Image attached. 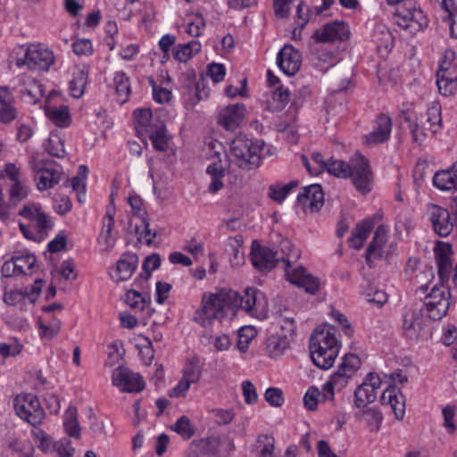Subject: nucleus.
<instances>
[{"mask_svg": "<svg viewBox=\"0 0 457 457\" xmlns=\"http://www.w3.org/2000/svg\"><path fill=\"white\" fill-rule=\"evenodd\" d=\"M238 309L244 310L252 317L262 320L267 316L268 301L260 290L248 287L240 296L234 290H220L216 293L204 294L202 306L194 320L204 328L213 325L215 320L220 324L231 320Z\"/></svg>", "mask_w": 457, "mask_h": 457, "instance_id": "obj_1", "label": "nucleus"}, {"mask_svg": "<svg viewBox=\"0 0 457 457\" xmlns=\"http://www.w3.org/2000/svg\"><path fill=\"white\" fill-rule=\"evenodd\" d=\"M280 249L281 254L262 245L256 240L253 241L250 253L253 266L260 271H267L272 270L279 261H282L285 263L287 279L290 283L304 288L305 292L315 295L320 288V279L308 273L302 266L290 268L291 262H296L300 258V250L289 240H283L280 243Z\"/></svg>", "mask_w": 457, "mask_h": 457, "instance_id": "obj_2", "label": "nucleus"}, {"mask_svg": "<svg viewBox=\"0 0 457 457\" xmlns=\"http://www.w3.org/2000/svg\"><path fill=\"white\" fill-rule=\"evenodd\" d=\"M309 348L312 360L318 368H331L339 353L336 328L332 326L318 327L311 336Z\"/></svg>", "mask_w": 457, "mask_h": 457, "instance_id": "obj_3", "label": "nucleus"}, {"mask_svg": "<svg viewBox=\"0 0 457 457\" xmlns=\"http://www.w3.org/2000/svg\"><path fill=\"white\" fill-rule=\"evenodd\" d=\"M264 148L262 140L238 135L231 142L230 156L240 169L251 170L261 165Z\"/></svg>", "mask_w": 457, "mask_h": 457, "instance_id": "obj_4", "label": "nucleus"}, {"mask_svg": "<svg viewBox=\"0 0 457 457\" xmlns=\"http://www.w3.org/2000/svg\"><path fill=\"white\" fill-rule=\"evenodd\" d=\"M452 295L449 287L445 282L435 285L429 294L425 297L423 303L424 310L428 318L432 320H439L447 314L450 307Z\"/></svg>", "mask_w": 457, "mask_h": 457, "instance_id": "obj_5", "label": "nucleus"}, {"mask_svg": "<svg viewBox=\"0 0 457 457\" xmlns=\"http://www.w3.org/2000/svg\"><path fill=\"white\" fill-rule=\"evenodd\" d=\"M424 307L423 304L416 303L403 310L402 328L404 336L411 340L418 339L432 320L428 317Z\"/></svg>", "mask_w": 457, "mask_h": 457, "instance_id": "obj_6", "label": "nucleus"}, {"mask_svg": "<svg viewBox=\"0 0 457 457\" xmlns=\"http://www.w3.org/2000/svg\"><path fill=\"white\" fill-rule=\"evenodd\" d=\"M54 62L53 52L42 44L26 46L23 57H18L15 65L28 66L29 70L48 71Z\"/></svg>", "mask_w": 457, "mask_h": 457, "instance_id": "obj_7", "label": "nucleus"}, {"mask_svg": "<svg viewBox=\"0 0 457 457\" xmlns=\"http://www.w3.org/2000/svg\"><path fill=\"white\" fill-rule=\"evenodd\" d=\"M348 178L352 179L353 184L358 192L363 195L370 192L373 174L368 159L360 153H355L350 158V173Z\"/></svg>", "mask_w": 457, "mask_h": 457, "instance_id": "obj_8", "label": "nucleus"}, {"mask_svg": "<svg viewBox=\"0 0 457 457\" xmlns=\"http://www.w3.org/2000/svg\"><path fill=\"white\" fill-rule=\"evenodd\" d=\"M16 413L33 427L42 423L45 411L37 396L31 394L20 395L14 399Z\"/></svg>", "mask_w": 457, "mask_h": 457, "instance_id": "obj_9", "label": "nucleus"}, {"mask_svg": "<svg viewBox=\"0 0 457 457\" xmlns=\"http://www.w3.org/2000/svg\"><path fill=\"white\" fill-rule=\"evenodd\" d=\"M112 384L122 392L139 393L145 388L142 377L122 366L112 371Z\"/></svg>", "mask_w": 457, "mask_h": 457, "instance_id": "obj_10", "label": "nucleus"}, {"mask_svg": "<svg viewBox=\"0 0 457 457\" xmlns=\"http://www.w3.org/2000/svg\"><path fill=\"white\" fill-rule=\"evenodd\" d=\"M395 22L410 34H415L428 25L425 13L417 8L398 10Z\"/></svg>", "mask_w": 457, "mask_h": 457, "instance_id": "obj_11", "label": "nucleus"}, {"mask_svg": "<svg viewBox=\"0 0 457 457\" xmlns=\"http://www.w3.org/2000/svg\"><path fill=\"white\" fill-rule=\"evenodd\" d=\"M381 386L378 375L370 372L364 381L354 391V405L364 408L377 399V391Z\"/></svg>", "mask_w": 457, "mask_h": 457, "instance_id": "obj_12", "label": "nucleus"}, {"mask_svg": "<svg viewBox=\"0 0 457 457\" xmlns=\"http://www.w3.org/2000/svg\"><path fill=\"white\" fill-rule=\"evenodd\" d=\"M426 208L434 231L442 237L449 236L453 228L449 211L435 204H428Z\"/></svg>", "mask_w": 457, "mask_h": 457, "instance_id": "obj_13", "label": "nucleus"}, {"mask_svg": "<svg viewBox=\"0 0 457 457\" xmlns=\"http://www.w3.org/2000/svg\"><path fill=\"white\" fill-rule=\"evenodd\" d=\"M350 30L346 23L343 21H333L325 24L313 33V39L317 43H330L335 41H345L349 38Z\"/></svg>", "mask_w": 457, "mask_h": 457, "instance_id": "obj_14", "label": "nucleus"}, {"mask_svg": "<svg viewBox=\"0 0 457 457\" xmlns=\"http://www.w3.org/2000/svg\"><path fill=\"white\" fill-rule=\"evenodd\" d=\"M201 378V369L195 361H188L182 370V378L176 386L169 393L170 397H183L187 395L190 386L197 383Z\"/></svg>", "mask_w": 457, "mask_h": 457, "instance_id": "obj_15", "label": "nucleus"}, {"mask_svg": "<svg viewBox=\"0 0 457 457\" xmlns=\"http://www.w3.org/2000/svg\"><path fill=\"white\" fill-rule=\"evenodd\" d=\"M434 252L440 282H446L449 280L453 271L452 245L448 243L439 242L436 245Z\"/></svg>", "mask_w": 457, "mask_h": 457, "instance_id": "obj_16", "label": "nucleus"}, {"mask_svg": "<svg viewBox=\"0 0 457 457\" xmlns=\"http://www.w3.org/2000/svg\"><path fill=\"white\" fill-rule=\"evenodd\" d=\"M361 364V361L356 354H345L337 370L331 375L334 384H337L340 387H345L348 380L359 370Z\"/></svg>", "mask_w": 457, "mask_h": 457, "instance_id": "obj_17", "label": "nucleus"}, {"mask_svg": "<svg viewBox=\"0 0 457 457\" xmlns=\"http://www.w3.org/2000/svg\"><path fill=\"white\" fill-rule=\"evenodd\" d=\"M277 63L286 75L293 76L301 67L302 57L291 45H285L278 54Z\"/></svg>", "mask_w": 457, "mask_h": 457, "instance_id": "obj_18", "label": "nucleus"}, {"mask_svg": "<svg viewBox=\"0 0 457 457\" xmlns=\"http://www.w3.org/2000/svg\"><path fill=\"white\" fill-rule=\"evenodd\" d=\"M297 203L303 210L319 211L324 204V194L318 184L310 185L302 189L297 196Z\"/></svg>", "mask_w": 457, "mask_h": 457, "instance_id": "obj_19", "label": "nucleus"}, {"mask_svg": "<svg viewBox=\"0 0 457 457\" xmlns=\"http://www.w3.org/2000/svg\"><path fill=\"white\" fill-rule=\"evenodd\" d=\"M138 264V257L132 253H126L117 261L116 265L109 274L112 279L117 283L129 279Z\"/></svg>", "mask_w": 457, "mask_h": 457, "instance_id": "obj_20", "label": "nucleus"}, {"mask_svg": "<svg viewBox=\"0 0 457 457\" xmlns=\"http://www.w3.org/2000/svg\"><path fill=\"white\" fill-rule=\"evenodd\" d=\"M392 130V120L386 114H380L371 132L364 137V144L370 146L376 145L388 140Z\"/></svg>", "mask_w": 457, "mask_h": 457, "instance_id": "obj_21", "label": "nucleus"}, {"mask_svg": "<svg viewBox=\"0 0 457 457\" xmlns=\"http://www.w3.org/2000/svg\"><path fill=\"white\" fill-rule=\"evenodd\" d=\"M245 115L244 104H232L222 109L219 114V123L227 130H234L243 122Z\"/></svg>", "mask_w": 457, "mask_h": 457, "instance_id": "obj_22", "label": "nucleus"}, {"mask_svg": "<svg viewBox=\"0 0 457 457\" xmlns=\"http://www.w3.org/2000/svg\"><path fill=\"white\" fill-rule=\"evenodd\" d=\"M380 402L392 409L396 419L401 420L405 413V403L403 394L395 386H388L382 394Z\"/></svg>", "mask_w": 457, "mask_h": 457, "instance_id": "obj_23", "label": "nucleus"}, {"mask_svg": "<svg viewBox=\"0 0 457 457\" xmlns=\"http://www.w3.org/2000/svg\"><path fill=\"white\" fill-rule=\"evenodd\" d=\"M433 185L441 191L457 190V162L446 170L436 171Z\"/></svg>", "mask_w": 457, "mask_h": 457, "instance_id": "obj_24", "label": "nucleus"}, {"mask_svg": "<svg viewBox=\"0 0 457 457\" xmlns=\"http://www.w3.org/2000/svg\"><path fill=\"white\" fill-rule=\"evenodd\" d=\"M114 214L113 208L107 209L103 219L102 231L98 237V243L105 251H110L115 245V238L112 235L114 227Z\"/></svg>", "mask_w": 457, "mask_h": 457, "instance_id": "obj_25", "label": "nucleus"}, {"mask_svg": "<svg viewBox=\"0 0 457 457\" xmlns=\"http://www.w3.org/2000/svg\"><path fill=\"white\" fill-rule=\"evenodd\" d=\"M244 238L241 235L230 237L225 245V252L230 256L232 266H241L245 262Z\"/></svg>", "mask_w": 457, "mask_h": 457, "instance_id": "obj_26", "label": "nucleus"}, {"mask_svg": "<svg viewBox=\"0 0 457 457\" xmlns=\"http://www.w3.org/2000/svg\"><path fill=\"white\" fill-rule=\"evenodd\" d=\"M134 116L136 130L139 137H144L160 121L158 119H154L150 109H137L134 112Z\"/></svg>", "mask_w": 457, "mask_h": 457, "instance_id": "obj_27", "label": "nucleus"}, {"mask_svg": "<svg viewBox=\"0 0 457 457\" xmlns=\"http://www.w3.org/2000/svg\"><path fill=\"white\" fill-rule=\"evenodd\" d=\"M386 230L383 226L377 228L373 238L366 250L367 262L384 256Z\"/></svg>", "mask_w": 457, "mask_h": 457, "instance_id": "obj_28", "label": "nucleus"}, {"mask_svg": "<svg viewBox=\"0 0 457 457\" xmlns=\"http://www.w3.org/2000/svg\"><path fill=\"white\" fill-rule=\"evenodd\" d=\"M22 87L21 94L30 104L37 103L44 95L43 86L30 76H22L21 78Z\"/></svg>", "mask_w": 457, "mask_h": 457, "instance_id": "obj_29", "label": "nucleus"}, {"mask_svg": "<svg viewBox=\"0 0 457 457\" xmlns=\"http://www.w3.org/2000/svg\"><path fill=\"white\" fill-rule=\"evenodd\" d=\"M316 14L314 7L309 8L305 4L301 1L296 7L295 14V27L292 31V39L299 40L302 37V31L311 20L312 16Z\"/></svg>", "mask_w": 457, "mask_h": 457, "instance_id": "obj_30", "label": "nucleus"}, {"mask_svg": "<svg viewBox=\"0 0 457 457\" xmlns=\"http://www.w3.org/2000/svg\"><path fill=\"white\" fill-rule=\"evenodd\" d=\"M290 340L287 335L279 333L270 336L266 342V351L270 358H278L285 353L290 345Z\"/></svg>", "mask_w": 457, "mask_h": 457, "instance_id": "obj_31", "label": "nucleus"}, {"mask_svg": "<svg viewBox=\"0 0 457 457\" xmlns=\"http://www.w3.org/2000/svg\"><path fill=\"white\" fill-rule=\"evenodd\" d=\"M372 228L373 223L370 220L359 222L352 232V237L349 239V245L355 250H360L363 246V243L370 236Z\"/></svg>", "mask_w": 457, "mask_h": 457, "instance_id": "obj_32", "label": "nucleus"}, {"mask_svg": "<svg viewBox=\"0 0 457 457\" xmlns=\"http://www.w3.org/2000/svg\"><path fill=\"white\" fill-rule=\"evenodd\" d=\"M206 172L211 178L208 192L211 194L218 193L224 187L225 170L223 166L220 162H213L208 165Z\"/></svg>", "mask_w": 457, "mask_h": 457, "instance_id": "obj_33", "label": "nucleus"}, {"mask_svg": "<svg viewBox=\"0 0 457 457\" xmlns=\"http://www.w3.org/2000/svg\"><path fill=\"white\" fill-rule=\"evenodd\" d=\"M61 172L54 168H44L36 173L37 186L39 190H46L58 184Z\"/></svg>", "mask_w": 457, "mask_h": 457, "instance_id": "obj_34", "label": "nucleus"}, {"mask_svg": "<svg viewBox=\"0 0 457 457\" xmlns=\"http://www.w3.org/2000/svg\"><path fill=\"white\" fill-rule=\"evenodd\" d=\"M144 137H148L150 138L155 150L165 152L168 149L169 137L167 136L166 128L162 121H158L157 126H155Z\"/></svg>", "mask_w": 457, "mask_h": 457, "instance_id": "obj_35", "label": "nucleus"}, {"mask_svg": "<svg viewBox=\"0 0 457 457\" xmlns=\"http://www.w3.org/2000/svg\"><path fill=\"white\" fill-rule=\"evenodd\" d=\"M88 79V70L86 67L79 68L73 73V79L70 82L71 95L75 98H79L85 92Z\"/></svg>", "mask_w": 457, "mask_h": 457, "instance_id": "obj_36", "label": "nucleus"}, {"mask_svg": "<svg viewBox=\"0 0 457 457\" xmlns=\"http://www.w3.org/2000/svg\"><path fill=\"white\" fill-rule=\"evenodd\" d=\"M63 427L65 432L71 436L79 439L80 437V426L78 420V410L75 406H69L63 416Z\"/></svg>", "mask_w": 457, "mask_h": 457, "instance_id": "obj_37", "label": "nucleus"}, {"mask_svg": "<svg viewBox=\"0 0 457 457\" xmlns=\"http://www.w3.org/2000/svg\"><path fill=\"white\" fill-rule=\"evenodd\" d=\"M275 440L273 436L262 434L259 435L253 445V452L256 457H274Z\"/></svg>", "mask_w": 457, "mask_h": 457, "instance_id": "obj_38", "label": "nucleus"}, {"mask_svg": "<svg viewBox=\"0 0 457 457\" xmlns=\"http://www.w3.org/2000/svg\"><path fill=\"white\" fill-rule=\"evenodd\" d=\"M403 120L408 123L413 141L421 143L426 138L425 129L418 122L416 114L410 111L402 112Z\"/></svg>", "mask_w": 457, "mask_h": 457, "instance_id": "obj_39", "label": "nucleus"}, {"mask_svg": "<svg viewBox=\"0 0 457 457\" xmlns=\"http://www.w3.org/2000/svg\"><path fill=\"white\" fill-rule=\"evenodd\" d=\"M37 326L41 338L53 339L60 332L61 321L54 317L49 320L38 318Z\"/></svg>", "mask_w": 457, "mask_h": 457, "instance_id": "obj_40", "label": "nucleus"}, {"mask_svg": "<svg viewBox=\"0 0 457 457\" xmlns=\"http://www.w3.org/2000/svg\"><path fill=\"white\" fill-rule=\"evenodd\" d=\"M361 409L355 414L357 420L366 422L371 429L378 430L383 419L381 412L375 407Z\"/></svg>", "mask_w": 457, "mask_h": 457, "instance_id": "obj_41", "label": "nucleus"}, {"mask_svg": "<svg viewBox=\"0 0 457 457\" xmlns=\"http://www.w3.org/2000/svg\"><path fill=\"white\" fill-rule=\"evenodd\" d=\"M46 114L57 126L66 127L70 123L69 108L65 105L48 106L46 108Z\"/></svg>", "mask_w": 457, "mask_h": 457, "instance_id": "obj_42", "label": "nucleus"}, {"mask_svg": "<svg viewBox=\"0 0 457 457\" xmlns=\"http://www.w3.org/2000/svg\"><path fill=\"white\" fill-rule=\"evenodd\" d=\"M201 49L199 41L193 40L187 44L179 45L174 52V58L179 62H187Z\"/></svg>", "mask_w": 457, "mask_h": 457, "instance_id": "obj_43", "label": "nucleus"}, {"mask_svg": "<svg viewBox=\"0 0 457 457\" xmlns=\"http://www.w3.org/2000/svg\"><path fill=\"white\" fill-rule=\"evenodd\" d=\"M116 92L120 103L128 100L130 92L129 79L123 71H117L113 78Z\"/></svg>", "mask_w": 457, "mask_h": 457, "instance_id": "obj_44", "label": "nucleus"}, {"mask_svg": "<svg viewBox=\"0 0 457 457\" xmlns=\"http://www.w3.org/2000/svg\"><path fill=\"white\" fill-rule=\"evenodd\" d=\"M205 28V20L204 16L199 13H190L187 16V33L192 37H199L202 35Z\"/></svg>", "mask_w": 457, "mask_h": 457, "instance_id": "obj_45", "label": "nucleus"}, {"mask_svg": "<svg viewBox=\"0 0 457 457\" xmlns=\"http://www.w3.org/2000/svg\"><path fill=\"white\" fill-rule=\"evenodd\" d=\"M426 121L429 124V129L436 133L442 127L441 105L437 102H433L428 108L426 113Z\"/></svg>", "mask_w": 457, "mask_h": 457, "instance_id": "obj_46", "label": "nucleus"}, {"mask_svg": "<svg viewBox=\"0 0 457 457\" xmlns=\"http://www.w3.org/2000/svg\"><path fill=\"white\" fill-rule=\"evenodd\" d=\"M126 302L128 305L138 312H144L150 303L148 295H144L137 290L130 289L127 292Z\"/></svg>", "mask_w": 457, "mask_h": 457, "instance_id": "obj_47", "label": "nucleus"}, {"mask_svg": "<svg viewBox=\"0 0 457 457\" xmlns=\"http://www.w3.org/2000/svg\"><path fill=\"white\" fill-rule=\"evenodd\" d=\"M325 170L335 177L346 179L350 173V162H345L340 160L329 159Z\"/></svg>", "mask_w": 457, "mask_h": 457, "instance_id": "obj_48", "label": "nucleus"}, {"mask_svg": "<svg viewBox=\"0 0 457 457\" xmlns=\"http://www.w3.org/2000/svg\"><path fill=\"white\" fill-rule=\"evenodd\" d=\"M140 225L136 224L135 226V231L138 235L137 239L142 243L151 245L156 237V232L150 229L149 222L145 217L140 219Z\"/></svg>", "mask_w": 457, "mask_h": 457, "instance_id": "obj_49", "label": "nucleus"}, {"mask_svg": "<svg viewBox=\"0 0 457 457\" xmlns=\"http://www.w3.org/2000/svg\"><path fill=\"white\" fill-rule=\"evenodd\" d=\"M256 330L252 326L242 327L238 330L237 348L241 353H245L250 342L255 337Z\"/></svg>", "mask_w": 457, "mask_h": 457, "instance_id": "obj_50", "label": "nucleus"}, {"mask_svg": "<svg viewBox=\"0 0 457 457\" xmlns=\"http://www.w3.org/2000/svg\"><path fill=\"white\" fill-rule=\"evenodd\" d=\"M171 428L184 439H189L195 433L194 426L187 416H181Z\"/></svg>", "mask_w": 457, "mask_h": 457, "instance_id": "obj_51", "label": "nucleus"}, {"mask_svg": "<svg viewBox=\"0 0 457 457\" xmlns=\"http://www.w3.org/2000/svg\"><path fill=\"white\" fill-rule=\"evenodd\" d=\"M8 186L10 202L13 205L25 199L29 195L28 187L22 181L8 184Z\"/></svg>", "mask_w": 457, "mask_h": 457, "instance_id": "obj_52", "label": "nucleus"}, {"mask_svg": "<svg viewBox=\"0 0 457 457\" xmlns=\"http://www.w3.org/2000/svg\"><path fill=\"white\" fill-rule=\"evenodd\" d=\"M297 186V182H290L287 185H272L269 187V196L278 202L281 203L289 194L293 187Z\"/></svg>", "mask_w": 457, "mask_h": 457, "instance_id": "obj_53", "label": "nucleus"}, {"mask_svg": "<svg viewBox=\"0 0 457 457\" xmlns=\"http://www.w3.org/2000/svg\"><path fill=\"white\" fill-rule=\"evenodd\" d=\"M32 436L37 447L45 453L54 450V443L51 437L42 429L35 428L31 431Z\"/></svg>", "mask_w": 457, "mask_h": 457, "instance_id": "obj_54", "label": "nucleus"}, {"mask_svg": "<svg viewBox=\"0 0 457 457\" xmlns=\"http://www.w3.org/2000/svg\"><path fill=\"white\" fill-rule=\"evenodd\" d=\"M15 265L17 266L18 274H27L30 271L36 263V257L33 254H24L13 256Z\"/></svg>", "mask_w": 457, "mask_h": 457, "instance_id": "obj_55", "label": "nucleus"}, {"mask_svg": "<svg viewBox=\"0 0 457 457\" xmlns=\"http://www.w3.org/2000/svg\"><path fill=\"white\" fill-rule=\"evenodd\" d=\"M337 384H334L333 378L330 376L329 379L323 384L321 391H320V402H333L335 396V390H342Z\"/></svg>", "mask_w": 457, "mask_h": 457, "instance_id": "obj_56", "label": "nucleus"}, {"mask_svg": "<svg viewBox=\"0 0 457 457\" xmlns=\"http://www.w3.org/2000/svg\"><path fill=\"white\" fill-rule=\"evenodd\" d=\"M436 85L442 96L445 97L451 96L457 89V79H447L445 77H442V79L436 78Z\"/></svg>", "mask_w": 457, "mask_h": 457, "instance_id": "obj_57", "label": "nucleus"}, {"mask_svg": "<svg viewBox=\"0 0 457 457\" xmlns=\"http://www.w3.org/2000/svg\"><path fill=\"white\" fill-rule=\"evenodd\" d=\"M320 390L316 386H311L303 396L304 407L309 411H315L320 402Z\"/></svg>", "mask_w": 457, "mask_h": 457, "instance_id": "obj_58", "label": "nucleus"}, {"mask_svg": "<svg viewBox=\"0 0 457 457\" xmlns=\"http://www.w3.org/2000/svg\"><path fill=\"white\" fill-rule=\"evenodd\" d=\"M264 398L273 407H280L284 403L283 391L278 387H269L264 394Z\"/></svg>", "mask_w": 457, "mask_h": 457, "instance_id": "obj_59", "label": "nucleus"}, {"mask_svg": "<svg viewBox=\"0 0 457 457\" xmlns=\"http://www.w3.org/2000/svg\"><path fill=\"white\" fill-rule=\"evenodd\" d=\"M444 418V427L448 433L453 434L456 430V425L453 421L455 416V410L453 407L447 405L442 411Z\"/></svg>", "mask_w": 457, "mask_h": 457, "instance_id": "obj_60", "label": "nucleus"}, {"mask_svg": "<svg viewBox=\"0 0 457 457\" xmlns=\"http://www.w3.org/2000/svg\"><path fill=\"white\" fill-rule=\"evenodd\" d=\"M14 104H11L8 105L0 106L1 123L8 124L18 117V110Z\"/></svg>", "mask_w": 457, "mask_h": 457, "instance_id": "obj_61", "label": "nucleus"}, {"mask_svg": "<svg viewBox=\"0 0 457 457\" xmlns=\"http://www.w3.org/2000/svg\"><path fill=\"white\" fill-rule=\"evenodd\" d=\"M242 393L245 402L247 404H254L258 400V395L253 384L250 381H244L242 383Z\"/></svg>", "mask_w": 457, "mask_h": 457, "instance_id": "obj_62", "label": "nucleus"}, {"mask_svg": "<svg viewBox=\"0 0 457 457\" xmlns=\"http://www.w3.org/2000/svg\"><path fill=\"white\" fill-rule=\"evenodd\" d=\"M73 52L77 55H90L93 54V46L89 39H78L72 44Z\"/></svg>", "mask_w": 457, "mask_h": 457, "instance_id": "obj_63", "label": "nucleus"}, {"mask_svg": "<svg viewBox=\"0 0 457 457\" xmlns=\"http://www.w3.org/2000/svg\"><path fill=\"white\" fill-rule=\"evenodd\" d=\"M39 233H45L52 228L53 223L50 217L45 212H41L36 220L31 224Z\"/></svg>", "mask_w": 457, "mask_h": 457, "instance_id": "obj_64", "label": "nucleus"}]
</instances>
